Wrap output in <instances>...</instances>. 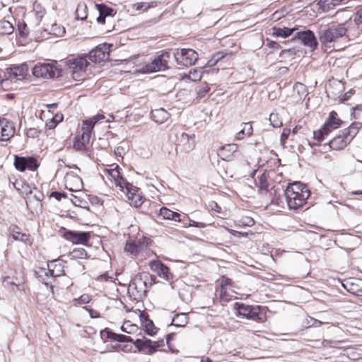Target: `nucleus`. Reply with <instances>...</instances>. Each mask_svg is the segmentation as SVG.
Returning a JSON list of instances; mask_svg holds the SVG:
<instances>
[{
	"label": "nucleus",
	"mask_w": 362,
	"mask_h": 362,
	"mask_svg": "<svg viewBox=\"0 0 362 362\" xmlns=\"http://www.w3.org/2000/svg\"><path fill=\"white\" fill-rule=\"evenodd\" d=\"M284 194L289 209L296 210L306 203V200L310 195V192L305 185L300 182H294L287 187Z\"/></svg>",
	"instance_id": "f257e3e1"
},
{
	"label": "nucleus",
	"mask_w": 362,
	"mask_h": 362,
	"mask_svg": "<svg viewBox=\"0 0 362 362\" xmlns=\"http://www.w3.org/2000/svg\"><path fill=\"white\" fill-rule=\"evenodd\" d=\"M149 279V274L139 273L136 274L131 280L128 293L134 297V299H140L146 295L147 291V281Z\"/></svg>",
	"instance_id": "f03ea898"
},
{
	"label": "nucleus",
	"mask_w": 362,
	"mask_h": 362,
	"mask_svg": "<svg viewBox=\"0 0 362 362\" xmlns=\"http://www.w3.org/2000/svg\"><path fill=\"white\" fill-rule=\"evenodd\" d=\"M66 64L72 78L76 81H79L84 76L89 65V61L86 55H81L69 59Z\"/></svg>",
	"instance_id": "7ed1b4c3"
},
{
	"label": "nucleus",
	"mask_w": 362,
	"mask_h": 362,
	"mask_svg": "<svg viewBox=\"0 0 362 362\" xmlns=\"http://www.w3.org/2000/svg\"><path fill=\"white\" fill-rule=\"evenodd\" d=\"M337 114L334 111L329 113V117L322 127L317 130L314 131V139L318 142H321L325 136H327L332 130L337 129L341 124L340 119L337 118Z\"/></svg>",
	"instance_id": "20e7f679"
},
{
	"label": "nucleus",
	"mask_w": 362,
	"mask_h": 362,
	"mask_svg": "<svg viewBox=\"0 0 362 362\" xmlns=\"http://www.w3.org/2000/svg\"><path fill=\"white\" fill-rule=\"evenodd\" d=\"M66 29L62 24H46V27H40L33 34L35 40H41L48 37L49 35L55 37H63Z\"/></svg>",
	"instance_id": "39448f33"
},
{
	"label": "nucleus",
	"mask_w": 362,
	"mask_h": 362,
	"mask_svg": "<svg viewBox=\"0 0 362 362\" xmlns=\"http://www.w3.org/2000/svg\"><path fill=\"white\" fill-rule=\"evenodd\" d=\"M169 59L170 53L168 52H163L151 62L145 65V66L143 68L144 72L153 73L167 69L168 68Z\"/></svg>",
	"instance_id": "423d86ee"
},
{
	"label": "nucleus",
	"mask_w": 362,
	"mask_h": 362,
	"mask_svg": "<svg viewBox=\"0 0 362 362\" xmlns=\"http://www.w3.org/2000/svg\"><path fill=\"white\" fill-rule=\"evenodd\" d=\"M177 64L188 66L194 64L198 59V54L192 49H177L174 52Z\"/></svg>",
	"instance_id": "0eeeda50"
},
{
	"label": "nucleus",
	"mask_w": 362,
	"mask_h": 362,
	"mask_svg": "<svg viewBox=\"0 0 362 362\" xmlns=\"http://www.w3.org/2000/svg\"><path fill=\"white\" fill-rule=\"evenodd\" d=\"M346 28L339 25L334 28L320 30L319 40L322 45H326L343 37L346 34Z\"/></svg>",
	"instance_id": "6e6552de"
},
{
	"label": "nucleus",
	"mask_w": 362,
	"mask_h": 362,
	"mask_svg": "<svg viewBox=\"0 0 362 362\" xmlns=\"http://www.w3.org/2000/svg\"><path fill=\"white\" fill-rule=\"evenodd\" d=\"M148 241V240L144 238L130 239L126 243L124 251L132 257L141 255L147 250Z\"/></svg>",
	"instance_id": "1a4fd4ad"
},
{
	"label": "nucleus",
	"mask_w": 362,
	"mask_h": 362,
	"mask_svg": "<svg viewBox=\"0 0 362 362\" xmlns=\"http://www.w3.org/2000/svg\"><path fill=\"white\" fill-rule=\"evenodd\" d=\"M57 71V67L51 63H38L33 68V74L37 78H54Z\"/></svg>",
	"instance_id": "9d476101"
},
{
	"label": "nucleus",
	"mask_w": 362,
	"mask_h": 362,
	"mask_svg": "<svg viewBox=\"0 0 362 362\" xmlns=\"http://www.w3.org/2000/svg\"><path fill=\"white\" fill-rule=\"evenodd\" d=\"M76 171H79L78 168H75ZM64 184L67 189L72 192L80 191L83 188L82 179L78 176L77 172L69 169L64 176Z\"/></svg>",
	"instance_id": "9b49d317"
},
{
	"label": "nucleus",
	"mask_w": 362,
	"mask_h": 362,
	"mask_svg": "<svg viewBox=\"0 0 362 362\" xmlns=\"http://www.w3.org/2000/svg\"><path fill=\"white\" fill-rule=\"evenodd\" d=\"M237 311L239 315L255 321L262 320L259 306H252L244 303H236Z\"/></svg>",
	"instance_id": "f8f14e48"
},
{
	"label": "nucleus",
	"mask_w": 362,
	"mask_h": 362,
	"mask_svg": "<svg viewBox=\"0 0 362 362\" xmlns=\"http://www.w3.org/2000/svg\"><path fill=\"white\" fill-rule=\"evenodd\" d=\"M110 47L107 44H102L91 50L87 56L88 61L98 63L109 58Z\"/></svg>",
	"instance_id": "ddd939ff"
},
{
	"label": "nucleus",
	"mask_w": 362,
	"mask_h": 362,
	"mask_svg": "<svg viewBox=\"0 0 362 362\" xmlns=\"http://www.w3.org/2000/svg\"><path fill=\"white\" fill-rule=\"evenodd\" d=\"M63 237L74 244L84 245L90 240V234L88 232L68 230L64 233Z\"/></svg>",
	"instance_id": "4468645a"
},
{
	"label": "nucleus",
	"mask_w": 362,
	"mask_h": 362,
	"mask_svg": "<svg viewBox=\"0 0 362 362\" xmlns=\"http://www.w3.org/2000/svg\"><path fill=\"white\" fill-rule=\"evenodd\" d=\"M14 165L16 168L21 172L29 170L34 171L38 167L37 160L33 158H23L16 156Z\"/></svg>",
	"instance_id": "2eb2a0df"
},
{
	"label": "nucleus",
	"mask_w": 362,
	"mask_h": 362,
	"mask_svg": "<svg viewBox=\"0 0 362 362\" xmlns=\"http://www.w3.org/2000/svg\"><path fill=\"white\" fill-rule=\"evenodd\" d=\"M105 173L112 184L119 187L120 190H124V186L127 185V181L121 175L118 165H116L114 168L106 169Z\"/></svg>",
	"instance_id": "dca6fc26"
},
{
	"label": "nucleus",
	"mask_w": 362,
	"mask_h": 362,
	"mask_svg": "<svg viewBox=\"0 0 362 362\" xmlns=\"http://www.w3.org/2000/svg\"><path fill=\"white\" fill-rule=\"evenodd\" d=\"M149 267L160 278L165 281H169L173 277L169 268L160 261H151Z\"/></svg>",
	"instance_id": "f3484780"
},
{
	"label": "nucleus",
	"mask_w": 362,
	"mask_h": 362,
	"mask_svg": "<svg viewBox=\"0 0 362 362\" xmlns=\"http://www.w3.org/2000/svg\"><path fill=\"white\" fill-rule=\"evenodd\" d=\"M296 37L300 39L305 46L310 47L311 50L316 49L317 42L312 31L308 30L305 31L298 32Z\"/></svg>",
	"instance_id": "a211bd4d"
},
{
	"label": "nucleus",
	"mask_w": 362,
	"mask_h": 362,
	"mask_svg": "<svg viewBox=\"0 0 362 362\" xmlns=\"http://www.w3.org/2000/svg\"><path fill=\"white\" fill-rule=\"evenodd\" d=\"M15 134V127L12 122L4 119L0 120V141H7Z\"/></svg>",
	"instance_id": "6ab92c4d"
},
{
	"label": "nucleus",
	"mask_w": 362,
	"mask_h": 362,
	"mask_svg": "<svg viewBox=\"0 0 362 362\" xmlns=\"http://www.w3.org/2000/svg\"><path fill=\"white\" fill-rule=\"evenodd\" d=\"M238 151V146L236 144H228L221 146L217 151L218 156L224 160H230L234 154Z\"/></svg>",
	"instance_id": "aec40b11"
},
{
	"label": "nucleus",
	"mask_w": 362,
	"mask_h": 362,
	"mask_svg": "<svg viewBox=\"0 0 362 362\" xmlns=\"http://www.w3.org/2000/svg\"><path fill=\"white\" fill-rule=\"evenodd\" d=\"M343 286L348 292L357 296H362V279H350L343 284Z\"/></svg>",
	"instance_id": "412c9836"
},
{
	"label": "nucleus",
	"mask_w": 362,
	"mask_h": 362,
	"mask_svg": "<svg viewBox=\"0 0 362 362\" xmlns=\"http://www.w3.org/2000/svg\"><path fill=\"white\" fill-rule=\"evenodd\" d=\"M32 25H33V28L31 30L30 28L28 27L27 24H17L18 30L16 33L18 37L22 38L23 40L27 39L29 37H30V38L35 39L33 34L40 28V24Z\"/></svg>",
	"instance_id": "4be33fe9"
},
{
	"label": "nucleus",
	"mask_w": 362,
	"mask_h": 362,
	"mask_svg": "<svg viewBox=\"0 0 362 362\" xmlns=\"http://www.w3.org/2000/svg\"><path fill=\"white\" fill-rule=\"evenodd\" d=\"M350 141L344 133L341 131L338 135L334 137L329 142V147L334 150H341L344 148Z\"/></svg>",
	"instance_id": "5701e85b"
},
{
	"label": "nucleus",
	"mask_w": 362,
	"mask_h": 362,
	"mask_svg": "<svg viewBox=\"0 0 362 362\" xmlns=\"http://www.w3.org/2000/svg\"><path fill=\"white\" fill-rule=\"evenodd\" d=\"M48 269L45 272L46 276H51L53 277L59 276L64 274V271L62 262L57 260L52 261L47 264Z\"/></svg>",
	"instance_id": "b1692460"
},
{
	"label": "nucleus",
	"mask_w": 362,
	"mask_h": 362,
	"mask_svg": "<svg viewBox=\"0 0 362 362\" xmlns=\"http://www.w3.org/2000/svg\"><path fill=\"white\" fill-rule=\"evenodd\" d=\"M164 346V340L153 341L146 338L144 344V354L151 355L157 351L158 349Z\"/></svg>",
	"instance_id": "393cba45"
},
{
	"label": "nucleus",
	"mask_w": 362,
	"mask_h": 362,
	"mask_svg": "<svg viewBox=\"0 0 362 362\" xmlns=\"http://www.w3.org/2000/svg\"><path fill=\"white\" fill-rule=\"evenodd\" d=\"M96 6L99 11V16L97 18L98 23H103L105 21V18L106 17L113 16L116 13L114 9L107 6L106 5L97 4Z\"/></svg>",
	"instance_id": "a878e982"
},
{
	"label": "nucleus",
	"mask_w": 362,
	"mask_h": 362,
	"mask_svg": "<svg viewBox=\"0 0 362 362\" xmlns=\"http://www.w3.org/2000/svg\"><path fill=\"white\" fill-rule=\"evenodd\" d=\"M151 117L156 123L162 124L170 117V114L164 109L159 108L151 111Z\"/></svg>",
	"instance_id": "bb28decb"
},
{
	"label": "nucleus",
	"mask_w": 362,
	"mask_h": 362,
	"mask_svg": "<svg viewBox=\"0 0 362 362\" xmlns=\"http://www.w3.org/2000/svg\"><path fill=\"white\" fill-rule=\"evenodd\" d=\"M253 133V128L250 122L242 124V129L237 133L235 139L242 140L245 137L251 136Z\"/></svg>",
	"instance_id": "cd10ccee"
},
{
	"label": "nucleus",
	"mask_w": 362,
	"mask_h": 362,
	"mask_svg": "<svg viewBox=\"0 0 362 362\" xmlns=\"http://www.w3.org/2000/svg\"><path fill=\"white\" fill-rule=\"evenodd\" d=\"M159 215L162 216L163 219L180 221V214L173 211L166 207H162L160 209Z\"/></svg>",
	"instance_id": "c85d7f7f"
},
{
	"label": "nucleus",
	"mask_w": 362,
	"mask_h": 362,
	"mask_svg": "<svg viewBox=\"0 0 362 362\" xmlns=\"http://www.w3.org/2000/svg\"><path fill=\"white\" fill-rule=\"evenodd\" d=\"M10 235L14 240H21L22 242H26L28 240V235L25 233H22L20 228L15 226H11L8 228Z\"/></svg>",
	"instance_id": "c756f323"
},
{
	"label": "nucleus",
	"mask_w": 362,
	"mask_h": 362,
	"mask_svg": "<svg viewBox=\"0 0 362 362\" xmlns=\"http://www.w3.org/2000/svg\"><path fill=\"white\" fill-rule=\"evenodd\" d=\"M359 130L358 124L352 123L348 128L343 129L341 132L346 136L349 141L351 142V140L356 136Z\"/></svg>",
	"instance_id": "7c9ffc66"
},
{
	"label": "nucleus",
	"mask_w": 362,
	"mask_h": 362,
	"mask_svg": "<svg viewBox=\"0 0 362 362\" xmlns=\"http://www.w3.org/2000/svg\"><path fill=\"white\" fill-rule=\"evenodd\" d=\"M255 182L260 191H264L266 192L268 191V175L266 173H264L260 176H258L257 180H255Z\"/></svg>",
	"instance_id": "2f4dec72"
},
{
	"label": "nucleus",
	"mask_w": 362,
	"mask_h": 362,
	"mask_svg": "<svg viewBox=\"0 0 362 362\" xmlns=\"http://www.w3.org/2000/svg\"><path fill=\"white\" fill-rule=\"evenodd\" d=\"M188 323V318L185 313L177 314L173 319L172 325L183 327Z\"/></svg>",
	"instance_id": "473e14b6"
},
{
	"label": "nucleus",
	"mask_w": 362,
	"mask_h": 362,
	"mask_svg": "<svg viewBox=\"0 0 362 362\" xmlns=\"http://www.w3.org/2000/svg\"><path fill=\"white\" fill-rule=\"evenodd\" d=\"M273 30L274 35L281 37H287L293 33L295 28H288L286 27L281 28L274 26L273 28Z\"/></svg>",
	"instance_id": "72a5a7b5"
},
{
	"label": "nucleus",
	"mask_w": 362,
	"mask_h": 362,
	"mask_svg": "<svg viewBox=\"0 0 362 362\" xmlns=\"http://www.w3.org/2000/svg\"><path fill=\"white\" fill-rule=\"evenodd\" d=\"M105 119V116L103 114H98L88 119H86L83 122V124H84V127L88 129H93V127L95 124L99 122L100 120H102Z\"/></svg>",
	"instance_id": "f704fd0d"
},
{
	"label": "nucleus",
	"mask_w": 362,
	"mask_h": 362,
	"mask_svg": "<svg viewBox=\"0 0 362 362\" xmlns=\"http://www.w3.org/2000/svg\"><path fill=\"white\" fill-rule=\"evenodd\" d=\"M73 259H85L87 257V252L82 247L74 248L69 254Z\"/></svg>",
	"instance_id": "c9c22d12"
},
{
	"label": "nucleus",
	"mask_w": 362,
	"mask_h": 362,
	"mask_svg": "<svg viewBox=\"0 0 362 362\" xmlns=\"http://www.w3.org/2000/svg\"><path fill=\"white\" fill-rule=\"evenodd\" d=\"M92 131L91 129L84 127V124H82L81 130L78 132L77 136H79L81 139L83 141V143L88 144L90 139Z\"/></svg>",
	"instance_id": "e433bc0d"
},
{
	"label": "nucleus",
	"mask_w": 362,
	"mask_h": 362,
	"mask_svg": "<svg viewBox=\"0 0 362 362\" xmlns=\"http://www.w3.org/2000/svg\"><path fill=\"white\" fill-rule=\"evenodd\" d=\"M317 5L319 8L325 12L332 9L337 4L334 3V0H320Z\"/></svg>",
	"instance_id": "4c0bfd02"
},
{
	"label": "nucleus",
	"mask_w": 362,
	"mask_h": 362,
	"mask_svg": "<svg viewBox=\"0 0 362 362\" xmlns=\"http://www.w3.org/2000/svg\"><path fill=\"white\" fill-rule=\"evenodd\" d=\"M156 6V2L151 1V2H139L134 4V8L135 10L138 11H147L149 8H153Z\"/></svg>",
	"instance_id": "58836bf2"
},
{
	"label": "nucleus",
	"mask_w": 362,
	"mask_h": 362,
	"mask_svg": "<svg viewBox=\"0 0 362 362\" xmlns=\"http://www.w3.org/2000/svg\"><path fill=\"white\" fill-rule=\"evenodd\" d=\"M255 224L253 218L250 216H243L241 218L235 221V226L239 227H250Z\"/></svg>",
	"instance_id": "ea45409f"
},
{
	"label": "nucleus",
	"mask_w": 362,
	"mask_h": 362,
	"mask_svg": "<svg viewBox=\"0 0 362 362\" xmlns=\"http://www.w3.org/2000/svg\"><path fill=\"white\" fill-rule=\"evenodd\" d=\"M143 325L144 327L145 332L148 335L153 336L156 333V328L151 320L145 318V321L143 322Z\"/></svg>",
	"instance_id": "a19ab883"
},
{
	"label": "nucleus",
	"mask_w": 362,
	"mask_h": 362,
	"mask_svg": "<svg viewBox=\"0 0 362 362\" xmlns=\"http://www.w3.org/2000/svg\"><path fill=\"white\" fill-rule=\"evenodd\" d=\"M124 189H126L127 192V197L128 199V201L131 198H132L134 196V194H136L138 193V188L128 182H127V185H124Z\"/></svg>",
	"instance_id": "79ce46f5"
},
{
	"label": "nucleus",
	"mask_w": 362,
	"mask_h": 362,
	"mask_svg": "<svg viewBox=\"0 0 362 362\" xmlns=\"http://www.w3.org/2000/svg\"><path fill=\"white\" fill-rule=\"evenodd\" d=\"M28 68L26 64H22L21 66L15 68L13 74L20 78H24L28 72Z\"/></svg>",
	"instance_id": "37998d69"
},
{
	"label": "nucleus",
	"mask_w": 362,
	"mask_h": 362,
	"mask_svg": "<svg viewBox=\"0 0 362 362\" xmlns=\"http://www.w3.org/2000/svg\"><path fill=\"white\" fill-rule=\"evenodd\" d=\"M129 202L130 205L134 206L136 208L139 207L142 205L144 202L143 197L141 194L137 193L136 194H134V196L129 200Z\"/></svg>",
	"instance_id": "c03bdc74"
},
{
	"label": "nucleus",
	"mask_w": 362,
	"mask_h": 362,
	"mask_svg": "<svg viewBox=\"0 0 362 362\" xmlns=\"http://www.w3.org/2000/svg\"><path fill=\"white\" fill-rule=\"evenodd\" d=\"M13 24H0V35H9L14 32Z\"/></svg>",
	"instance_id": "a18cd8bd"
},
{
	"label": "nucleus",
	"mask_w": 362,
	"mask_h": 362,
	"mask_svg": "<svg viewBox=\"0 0 362 362\" xmlns=\"http://www.w3.org/2000/svg\"><path fill=\"white\" fill-rule=\"evenodd\" d=\"M188 77L192 81H199L202 77V71L197 69L192 70L189 71Z\"/></svg>",
	"instance_id": "49530a36"
},
{
	"label": "nucleus",
	"mask_w": 362,
	"mask_h": 362,
	"mask_svg": "<svg viewBox=\"0 0 362 362\" xmlns=\"http://www.w3.org/2000/svg\"><path fill=\"white\" fill-rule=\"evenodd\" d=\"M115 333L112 332L108 329H105L100 332L101 339L105 341L107 339H112L114 341Z\"/></svg>",
	"instance_id": "de8ad7c7"
},
{
	"label": "nucleus",
	"mask_w": 362,
	"mask_h": 362,
	"mask_svg": "<svg viewBox=\"0 0 362 362\" xmlns=\"http://www.w3.org/2000/svg\"><path fill=\"white\" fill-rule=\"evenodd\" d=\"M269 121L274 127H279L282 124L281 120L279 118L277 114L272 113L269 117Z\"/></svg>",
	"instance_id": "09e8293b"
},
{
	"label": "nucleus",
	"mask_w": 362,
	"mask_h": 362,
	"mask_svg": "<svg viewBox=\"0 0 362 362\" xmlns=\"http://www.w3.org/2000/svg\"><path fill=\"white\" fill-rule=\"evenodd\" d=\"M86 144V143H83L79 136H76L74 142V148L78 151H81L85 149Z\"/></svg>",
	"instance_id": "8fccbe9b"
},
{
	"label": "nucleus",
	"mask_w": 362,
	"mask_h": 362,
	"mask_svg": "<svg viewBox=\"0 0 362 362\" xmlns=\"http://www.w3.org/2000/svg\"><path fill=\"white\" fill-rule=\"evenodd\" d=\"M114 341L119 342H132L133 339L127 335L115 334Z\"/></svg>",
	"instance_id": "3c124183"
},
{
	"label": "nucleus",
	"mask_w": 362,
	"mask_h": 362,
	"mask_svg": "<svg viewBox=\"0 0 362 362\" xmlns=\"http://www.w3.org/2000/svg\"><path fill=\"white\" fill-rule=\"evenodd\" d=\"M146 338L144 337L142 339H137L134 341V345L136 348L139 349V351L144 353V344Z\"/></svg>",
	"instance_id": "603ef678"
},
{
	"label": "nucleus",
	"mask_w": 362,
	"mask_h": 362,
	"mask_svg": "<svg viewBox=\"0 0 362 362\" xmlns=\"http://www.w3.org/2000/svg\"><path fill=\"white\" fill-rule=\"evenodd\" d=\"M136 328V325L129 324V322H126L122 326L121 329L123 332L131 333Z\"/></svg>",
	"instance_id": "864d4df0"
},
{
	"label": "nucleus",
	"mask_w": 362,
	"mask_h": 362,
	"mask_svg": "<svg viewBox=\"0 0 362 362\" xmlns=\"http://www.w3.org/2000/svg\"><path fill=\"white\" fill-rule=\"evenodd\" d=\"M3 283H4V286H6V287L12 286L11 289L13 291H15L14 287H16L18 288L19 286V285H18V284H15L14 282H13L12 281H11L9 277H6L4 279Z\"/></svg>",
	"instance_id": "5fc2aeb1"
},
{
	"label": "nucleus",
	"mask_w": 362,
	"mask_h": 362,
	"mask_svg": "<svg viewBox=\"0 0 362 362\" xmlns=\"http://www.w3.org/2000/svg\"><path fill=\"white\" fill-rule=\"evenodd\" d=\"M91 300V298L89 295L88 294H83L82 296H81L78 298V301L79 303L81 304H86V303H88Z\"/></svg>",
	"instance_id": "6e6d98bb"
},
{
	"label": "nucleus",
	"mask_w": 362,
	"mask_h": 362,
	"mask_svg": "<svg viewBox=\"0 0 362 362\" xmlns=\"http://www.w3.org/2000/svg\"><path fill=\"white\" fill-rule=\"evenodd\" d=\"M84 309H86V310H88V311L89 315H90V317L91 318H97V317H100V314H99V313H98V311L94 310H93V309H91V308H88V307H87V306H85V307H84Z\"/></svg>",
	"instance_id": "4d7b16f0"
},
{
	"label": "nucleus",
	"mask_w": 362,
	"mask_h": 362,
	"mask_svg": "<svg viewBox=\"0 0 362 362\" xmlns=\"http://www.w3.org/2000/svg\"><path fill=\"white\" fill-rule=\"evenodd\" d=\"M291 133V130L289 129H284L281 135V141L285 142V141L288 139L289 134Z\"/></svg>",
	"instance_id": "13d9d810"
},
{
	"label": "nucleus",
	"mask_w": 362,
	"mask_h": 362,
	"mask_svg": "<svg viewBox=\"0 0 362 362\" xmlns=\"http://www.w3.org/2000/svg\"><path fill=\"white\" fill-rule=\"evenodd\" d=\"M354 21L355 23H362V8L356 12Z\"/></svg>",
	"instance_id": "bf43d9fd"
},
{
	"label": "nucleus",
	"mask_w": 362,
	"mask_h": 362,
	"mask_svg": "<svg viewBox=\"0 0 362 362\" xmlns=\"http://www.w3.org/2000/svg\"><path fill=\"white\" fill-rule=\"evenodd\" d=\"M296 54V51L293 49H283L281 52L279 56H284V54H290L293 55Z\"/></svg>",
	"instance_id": "052dcab7"
},
{
	"label": "nucleus",
	"mask_w": 362,
	"mask_h": 362,
	"mask_svg": "<svg viewBox=\"0 0 362 362\" xmlns=\"http://www.w3.org/2000/svg\"><path fill=\"white\" fill-rule=\"evenodd\" d=\"M38 7H40V5H39V4H36V5H35V6H34V9H35V11H36V12H37V20H38V21H41V20H42V16H43V15H44V13H45V11H41V10H40V11H37V9L38 8Z\"/></svg>",
	"instance_id": "680f3d73"
},
{
	"label": "nucleus",
	"mask_w": 362,
	"mask_h": 362,
	"mask_svg": "<svg viewBox=\"0 0 362 362\" xmlns=\"http://www.w3.org/2000/svg\"><path fill=\"white\" fill-rule=\"evenodd\" d=\"M51 197H54L57 200H61L62 197H64L65 195L61 192H53L51 194Z\"/></svg>",
	"instance_id": "e2e57ef3"
},
{
	"label": "nucleus",
	"mask_w": 362,
	"mask_h": 362,
	"mask_svg": "<svg viewBox=\"0 0 362 362\" xmlns=\"http://www.w3.org/2000/svg\"><path fill=\"white\" fill-rule=\"evenodd\" d=\"M282 16V12L281 11H276L272 15V21H277L281 19Z\"/></svg>",
	"instance_id": "0e129e2a"
},
{
	"label": "nucleus",
	"mask_w": 362,
	"mask_h": 362,
	"mask_svg": "<svg viewBox=\"0 0 362 362\" xmlns=\"http://www.w3.org/2000/svg\"><path fill=\"white\" fill-rule=\"evenodd\" d=\"M124 153V150L122 147L118 146L115 148V153L117 156H119L120 157H122V154Z\"/></svg>",
	"instance_id": "69168bd1"
},
{
	"label": "nucleus",
	"mask_w": 362,
	"mask_h": 362,
	"mask_svg": "<svg viewBox=\"0 0 362 362\" xmlns=\"http://www.w3.org/2000/svg\"><path fill=\"white\" fill-rule=\"evenodd\" d=\"M112 278L108 276L106 273L103 274L98 276L97 280L98 281H107L108 279H111Z\"/></svg>",
	"instance_id": "338daca9"
},
{
	"label": "nucleus",
	"mask_w": 362,
	"mask_h": 362,
	"mask_svg": "<svg viewBox=\"0 0 362 362\" xmlns=\"http://www.w3.org/2000/svg\"><path fill=\"white\" fill-rule=\"evenodd\" d=\"M57 124L56 123L55 120H53L52 119L46 123V125L49 129L54 128Z\"/></svg>",
	"instance_id": "774afa93"
}]
</instances>
